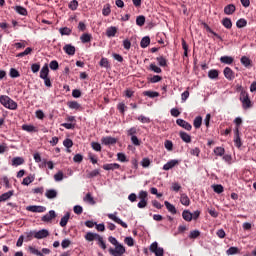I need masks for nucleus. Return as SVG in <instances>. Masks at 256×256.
I'll return each mask as SVG.
<instances>
[{"mask_svg":"<svg viewBox=\"0 0 256 256\" xmlns=\"http://www.w3.org/2000/svg\"><path fill=\"white\" fill-rule=\"evenodd\" d=\"M108 241L109 243H111V245H114L115 248L110 247L108 249V253L111 256H123L126 253V249L125 246H123V244L119 243V241H117V238L113 237V236H109L108 237Z\"/></svg>","mask_w":256,"mask_h":256,"instance_id":"obj_1","label":"nucleus"},{"mask_svg":"<svg viewBox=\"0 0 256 256\" xmlns=\"http://www.w3.org/2000/svg\"><path fill=\"white\" fill-rule=\"evenodd\" d=\"M84 239H86V241H89V242L98 241V245L100 248L103 249V251H105V249H107V244L105 243V240H103V236H101L97 233L88 232L84 236Z\"/></svg>","mask_w":256,"mask_h":256,"instance_id":"obj_2","label":"nucleus"},{"mask_svg":"<svg viewBox=\"0 0 256 256\" xmlns=\"http://www.w3.org/2000/svg\"><path fill=\"white\" fill-rule=\"evenodd\" d=\"M0 103L3 105V107L10 109L11 111H15L18 107L17 102H15V100L11 99L7 95L0 96Z\"/></svg>","mask_w":256,"mask_h":256,"instance_id":"obj_3","label":"nucleus"},{"mask_svg":"<svg viewBox=\"0 0 256 256\" xmlns=\"http://www.w3.org/2000/svg\"><path fill=\"white\" fill-rule=\"evenodd\" d=\"M151 253H154L155 256L165 255V250L162 247H159V243L153 242L149 247Z\"/></svg>","mask_w":256,"mask_h":256,"instance_id":"obj_4","label":"nucleus"},{"mask_svg":"<svg viewBox=\"0 0 256 256\" xmlns=\"http://www.w3.org/2000/svg\"><path fill=\"white\" fill-rule=\"evenodd\" d=\"M240 101L242 103L243 109H251V99H249V94L247 93H241Z\"/></svg>","mask_w":256,"mask_h":256,"instance_id":"obj_5","label":"nucleus"},{"mask_svg":"<svg viewBox=\"0 0 256 256\" xmlns=\"http://www.w3.org/2000/svg\"><path fill=\"white\" fill-rule=\"evenodd\" d=\"M107 217L114 221V223H117L118 225H121V227H123L124 229H127V223L123 222V220L117 217V212H115L114 214H108Z\"/></svg>","mask_w":256,"mask_h":256,"instance_id":"obj_6","label":"nucleus"},{"mask_svg":"<svg viewBox=\"0 0 256 256\" xmlns=\"http://www.w3.org/2000/svg\"><path fill=\"white\" fill-rule=\"evenodd\" d=\"M26 210L30 211L31 213H45V211H47V208L45 206L32 205L27 206Z\"/></svg>","mask_w":256,"mask_h":256,"instance_id":"obj_7","label":"nucleus"},{"mask_svg":"<svg viewBox=\"0 0 256 256\" xmlns=\"http://www.w3.org/2000/svg\"><path fill=\"white\" fill-rule=\"evenodd\" d=\"M234 144L235 147H237L238 149L241 148V146L243 145V143L241 142L239 128L234 129Z\"/></svg>","mask_w":256,"mask_h":256,"instance_id":"obj_8","label":"nucleus"},{"mask_svg":"<svg viewBox=\"0 0 256 256\" xmlns=\"http://www.w3.org/2000/svg\"><path fill=\"white\" fill-rule=\"evenodd\" d=\"M55 217H57V213H55L54 210H50L46 215L41 218V221H43L44 223H49V221H53Z\"/></svg>","mask_w":256,"mask_h":256,"instance_id":"obj_9","label":"nucleus"},{"mask_svg":"<svg viewBox=\"0 0 256 256\" xmlns=\"http://www.w3.org/2000/svg\"><path fill=\"white\" fill-rule=\"evenodd\" d=\"M176 124L179 125V127H182V129H185L186 131H191L193 129V126L191 124L183 119H177Z\"/></svg>","mask_w":256,"mask_h":256,"instance_id":"obj_10","label":"nucleus"},{"mask_svg":"<svg viewBox=\"0 0 256 256\" xmlns=\"http://www.w3.org/2000/svg\"><path fill=\"white\" fill-rule=\"evenodd\" d=\"M49 235V230L42 229L40 231H34V239H46Z\"/></svg>","mask_w":256,"mask_h":256,"instance_id":"obj_11","label":"nucleus"},{"mask_svg":"<svg viewBox=\"0 0 256 256\" xmlns=\"http://www.w3.org/2000/svg\"><path fill=\"white\" fill-rule=\"evenodd\" d=\"M224 77L228 79V81H233L235 79V72L230 67L224 68Z\"/></svg>","mask_w":256,"mask_h":256,"instance_id":"obj_12","label":"nucleus"},{"mask_svg":"<svg viewBox=\"0 0 256 256\" xmlns=\"http://www.w3.org/2000/svg\"><path fill=\"white\" fill-rule=\"evenodd\" d=\"M102 145H115L117 143V139L111 136L102 137L101 139Z\"/></svg>","mask_w":256,"mask_h":256,"instance_id":"obj_13","label":"nucleus"},{"mask_svg":"<svg viewBox=\"0 0 256 256\" xmlns=\"http://www.w3.org/2000/svg\"><path fill=\"white\" fill-rule=\"evenodd\" d=\"M102 169H104V171H115V169H121V165L117 163L104 164Z\"/></svg>","mask_w":256,"mask_h":256,"instance_id":"obj_14","label":"nucleus"},{"mask_svg":"<svg viewBox=\"0 0 256 256\" xmlns=\"http://www.w3.org/2000/svg\"><path fill=\"white\" fill-rule=\"evenodd\" d=\"M176 165H179V160H170L163 166L164 171H169V169H173Z\"/></svg>","mask_w":256,"mask_h":256,"instance_id":"obj_15","label":"nucleus"},{"mask_svg":"<svg viewBox=\"0 0 256 256\" xmlns=\"http://www.w3.org/2000/svg\"><path fill=\"white\" fill-rule=\"evenodd\" d=\"M57 190L55 189H47L46 192H45V197L47 199H57Z\"/></svg>","mask_w":256,"mask_h":256,"instance_id":"obj_16","label":"nucleus"},{"mask_svg":"<svg viewBox=\"0 0 256 256\" xmlns=\"http://www.w3.org/2000/svg\"><path fill=\"white\" fill-rule=\"evenodd\" d=\"M63 51H65V53L67 55H70V56H73L75 55V46L71 45V44H66L64 47H63Z\"/></svg>","mask_w":256,"mask_h":256,"instance_id":"obj_17","label":"nucleus"},{"mask_svg":"<svg viewBox=\"0 0 256 256\" xmlns=\"http://www.w3.org/2000/svg\"><path fill=\"white\" fill-rule=\"evenodd\" d=\"M49 78V66L45 64L40 71V79Z\"/></svg>","mask_w":256,"mask_h":256,"instance_id":"obj_18","label":"nucleus"},{"mask_svg":"<svg viewBox=\"0 0 256 256\" xmlns=\"http://www.w3.org/2000/svg\"><path fill=\"white\" fill-rule=\"evenodd\" d=\"M14 194H15V191L10 190V191L0 195V203H3L4 201L11 199V197H13Z\"/></svg>","mask_w":256,"mask_h":256,"instance_id":"obj_19","label":"nucleus"},{"mask_svg":"<svg viewBox=\"0 0 256 256\" xmlns=\"http://www.w3.org/2000/svg\"><path fill=\"white\" fill-rule=\"evenodd\" d=\"M179 137L184 143H191V135H189L187 132L180 131Z\"/></svg>","mask_w":256,"mask_h":256,"instance_id":"obj_20","label":"nucleus"},{"mask_svg":"<svg viewBox=\"0 0 256 256\" xmlns=\"http://www.w3.org/2000/svg\"><path fill=\"white\" fill-rule=\"evenodd\" d=\"M180 203L185 207H189V205H191V200L189 199V196H187V194H181Z\"/></svg>","mask_w":256,"mask_h":256,"instance_id":"obj_21","label":"nucleus"},{"mask_svg":"<svg viewBox=\"0 0 256 256\" xmlns=\"http://www.w3.org/2000/svg\"><path fill=\"white\" fill-rule=\"evenodd\" d=\"M149 45H151V38H149V36L143 37L140 42V47L142 49H147V47H149Z\"/></svg>","mask_w":256,"mask_h":256,"instance_id":"obj_22","label":"nucleus"},{"mask_svg":"<svg viewBox=\"0 0 256 256\" xmlns=\"http://www.w3.org/2000/svg\"><path fill=\"white\" fill-rule=\"evenodd\" d=\"M236 11L235 5L229 4L224 7V13L225 15H233Z\"/></svg>","mask_w":256,"mask_h":256,"instance_id":"obj_23","label":"nucleus"},{"mask_svg":"<svg viewBox=\"0 0 256 256\" xmlns=\"http://www.w3.org/2000/svg\"><path fill=\"white\" fill-rule=\"evenodd\" d=\"M182 217L184 221H188V223L193 221V213H191L189 210H184L182 212Z\"/></svg>","mask_w":256,"mask_h":256,"instance_id":"obj_24","label":"nucleus"},{"mask_svg":"<svg viewBox=\"0 0 256 256\" xmlns=\"http://www.w3.org/2000/svg\"><path fill=\"white\" fill-rule=\"evenodd\" d=\"M71 214L67 212L60 220V227H67V223H69V219Z\"/></svg>","mask_w":256,"mask_h":256,"instance_id":"obj_25","label":"nucleus"},{"mask_svg":"<svg viewBox=\"0 0 256 256\" xmlns=\"http://www.w3.org/2000/svg\"><path fill=\"white\" fill-rule=\"evenodd\" d=\"M164 205L166 209H168L169 213H172V215H177V208H175L173 204L169 203V201H165Z\"/></svg>","mask_w":256,"mask_h":256,"instance_id":"obj_26","label":"nucleus"},{"mask_svg":"<svg viewBox=\"0 0 256 256\" xmlns=\"http://www.w3.org/2000/svg\"><path fill=\"white\" fill-rule=\"evenodd\" d=\"M69 109H76V111H81V104L77 101H70L67 103Z\"/></svg>","mask_w":256,"mask_h":256,"instance_id":"obj_27","label":"nucleus"},{"mask_svg":"<svg viewBox=\"0 0 256 256\" xmlns=\"http://www.w3.org/2000/svg\"><path fill=\"white\" fill-rule=\"evenodd\" d=\"M233 61H234V59L231 56H222L220 58V62L224 63V65H231V64H233Z\"/></svg>","mask_w":256,"mask_h":256,"instance_id":"obj_28","label":"nucleus"},{"mask_svg":"<svg viewBox=\"0 0 256 256\" xmlns=\"http://www.w3.org/2000/svg\"><path fill=\"white\" fill-rule=\"evenodd\" d=\"M240 63H242V65L246 68L251 67V59H249V57L247 56H242L240 59Z\"/></svg>","mask_w":256,"mask_h":256,"instance_id":"obj_29","label":"nucleus"},{"mask_svg":"<svg viewBox=\"0 0 256 256\" xmlns=\"http://www.w3.org/2000/svg\"><path fill=\"white\" fill-rule=\"evenodd\" d=\"M201 125H203V118L198 116L194 119L193 126L195 129H201Z\"/></svg>","mask_w":256,"mask_h":256,"instance_id":"obj_30","label":"nucleus"},{"mask_svg":"<svg viewBox=\"0 0 256 256\" xmlns=\"http://www.w3.org/2000/svg\"><path fill=\"white\" fill-rule=\"evenodd\" d=\"M209 79H219V70L212 69L208 72Z\"/></svg>","mask_w":256,"mask_h":256,"instance_id":"obj_31","label":"nucleus"},{"mask_svg":"<svg viewBox=\"0 0 256 256\" xmlns=\"http://www.w3.org/2000/svg\"><path fill=\"white\" fill-rule=\"evenodd\" d=\"M83 201H85V203H89V205H95L96 203L91 193H87Z\"/></svg>","mask_w":256,"mask_h":256,"instance_id":"obj_32","label":"nucleus"},{"mask_svg":"<svg viewBox=\"0 0 256 256\" xmlns=\"http://www.w3.org/2000/svg\"><path fill=\"white\" fill-rule=\"evenodd\" d=\"M23 163H25V159L22 157H15L12 159V165L15 167H18V165H23Z\"/></svg>","mask_w":256,"mask_h":256,"instance_id":"obj_33","label":"nucleus"},{"mask_svg":"<svg viewBox=\"0 0 256 256\" xmlns=\"http://www.w3.org/2000/svg\"><path fill=\"white\" fill-rule=\"evenodd\" d=\"M107 37H115L117 35V28L116 27H109L106 30Z\"/></svg>","mask_w":256,"mask_h":256,"instance_id":"obj_34","label":"nucleus"},{"mask_svg":"<svg viewBox=\"0 0 256 256\" xmlns=\"http://www.w3.org/2000/svg\"><path fill=\"white\" fill-rule=\"evenodd\" d=\"M145 97H150V99H155V97H159V92L155 91H145L143 92Z\"/></svg>","mask_w":256,"mask_h":256,"instance_id":"obj_35","label":"nucleus"},{"mask_svg":"<svg viewBox=\"0 0 256 256\" xmlns=\"http://www.w3.org/2000/svg\"><path fill=\"white\" fill-rule=\"evenodd\" d=\"M102 15H104V17H109V15H111V5L109 4L104 5L102 9Z\"/></svg>","mask_w":256,"mask_h":256,"instance_id":"obj_36","label":"nucleus"},{"mask_svg":"<svg viewBox=\"0 0 256 256\" xmlns=\"http://www.w3.org/2000/svg\"><path fill=\"white\" fill-rule=\"evenodd\" d=\"M31 53H33V48L28 47L24 50V52H20L16 55V57H25L27 55H31Z\"/></svg>","mask_w":256,"mask_h":256,"instance_id":"obj_37","label":"nucleus"},{"mask_svg":"<svg viewBox=\"0 0 256 256\" xmlns=\"http://www.w3.org/2000/svg\"><path fill=\"white\" fill-rule=\"evenodd\" d=\"M149 70L153 71V73H163V70L161 69V67L156 66L155 63L150 64Z\"/></svg>","mask_w":256,"mask_h":256,"instance_id":"obj_38","label":"nucleus"},{"mask_svg":"<svg viewBox=\"0 0 256 256\" xmlns=\"http://www.w3.org/2000/svg\"><path fill=\"white\" fill-rule=\"evenodd\" d=\"M222 25L223 27H225L226 29H231V27H233V22H231V20L229 18H224L222 20Z\"/></svg>","mask_w":256,"mask_h":256,"instance_id":"obj_39","label":"nucleus"},{"mask_svg":"<svg viewBox=\"0 0 256 256\" xmlns=\"http://www.w3.org/2000/svg\"><path fill=\"white\" fill-rule=\"evenodd\" d=\"M182 49L184 50V57H189V45H187V42L185 39L182 38Z\"/></svg>","mask_w":256,"mask_h":256,"instance_id":"obj_40","label":"nucleus"},{"mask_svg":"<svg viewBox=\"0 0 256 256\" xmlns=\"http://www.w3.org/2000/svg\"><path fill=\"white\" fill-rule=\"evenodd\" d=\"M156 61H158V65H160V67H167V59H165V57L159 56L156 58Z\"/></svg>","mask_w":256,"mask_h":256,"instance_id":"obj_41","label":"nucleus"},{"mask_svg":"<svg viewBox=\"0 0 256 256\" xmlns=\"http://www.w3.org/2000/svg\"><path fill=\"white\" fill-rule=\"evenodd\" d=\"M33 181H35V176H28L25 177L22 181V185H31V183H33Z\"/></svg>","mask_w":256,"mask_h":256,"instance_id":"obj_42","label":"nucleus"},{"mask_svg":"<svg viewBox=\"0 0 256 256\" xmlns=\"http://www.w3.org/2000/svg\"><path fill=\"white\" fill-rule=\"evenodd\" d=\"M22 129H23V131H27L28 133H33V132L37 131L36 128H35V126H33V125H27V124H24V125L22 126Z\"/></svg>","mask_w":256,"mask_h":256,"instance_id":"obj_43","label":"nucleus"},{"mask_svg":"<svg viewBox=\"0 0 256 256\" xmlns=\"http://www.w3.org/2000/svg\"><path fill=\"white\" fill-rule=\"evenodd\" d=\"M28 250H29L30 253H32V255L45 256V255H43V253H41V251H39L38 249H36L33 246H29Z\"/></svg>","mask_w":256,"mask_h":256,"instance_id":"obj_44","label":"nucleus"},{"mask_svg":"<svg viewBox=\"0 0 256 256\" xmlns=\"http://www.w3.org/2000/svg\"><path fill=\"white\" fill-rule=\"evenodd\" d=\"M214 153L215 155H217L218 157H223V155H225V148L223 147H216L214 149Z\"/></svg>","mask_w":256,"mask_h":256,"instance_id":"obj_45","label":"nucleus"},{"mask_svg":"<svg viewBox=\"0 0 256 256\" xmlns=\"http://www.w3.org/2000/svg\"><path fill=\"white\" fill-rule=\"evenodd\" d=\"M236 26L238 29H243V27H247V20L241 18L236 22Z\"/></svg>","mask_w":256,"mask_h":256,"instance_id":"obj_46","label":"nucleus"},{"mask_svg":"<svg viewBox=\"0 0 256 256\" xmlns=\"http://www.w3.org/2000/svg\"><path fill=\"white\" fill-rule=\"evenodd\" d=\"M212 188H213L214 193L221 194L224 191L223 185H221V184L213 185Z\"/></svg>","mask_w":256,"mask_h":256,"instance_id":"obj_47","label":"nucleus"},{"mask_svg":"<svg viewBox=\"0 0 256 256\" xmlns=\"http://www.w3.org/2000/svg\"><path fill=\"white\" fill-rule=\"evenodd\" d=\"M69 9H71V11H77V7H79V2L77 0H72L69 5H68Z\"/></svg>","mask_w":256,"mask_h":256,"instance_id":"obj_48","label":"nucleus"},{"mask_svg":"<svg viewBox=\"0 0 256 256\" xmlns=\"http://www.w3.org/2000/svg\"><path fill=\"white\" fill-rule=\"evenodd\" d=\"M227 255H237V253H240L239 248L237 247H230L227 251H226Z\"/></svg>","mask_w":256,"mask_h":256,"instance_id":"obj_49","label":"nucleus"},{"mask_svg":"<svg viewBox=\"0 0 256 256\" xmlns=\"http://www.w3.org/2000/svg\"><path fill=\"white\" fill-rule=\"evenodd\" d=\"M136 25H138V27H143V25H145V16H138L136 18Z\"/></svg>","mask_w":256,"mask_h":256,"instance_id":"obj_50","label":"nucleus"},{"mask_svg":"<svg viewBox=\"0 0 256 256\" xmlns=\"http://www.w3.org/2000/svg\"><path fill=\"white\" fill-rule=\"evenodd\" d=\"M80 41H82V43H89L91 41V34H82Z\"/></svg>","mask_w":256,"mask_h":256,"instance_id":"obj_51","label":"nucleus"},{"mask_svg":"<svg viewBox=\"0 0 256 256\" xmlns=\"http://www.w3.org/2000/svg\"><path fill=\"white\" fill-rule=\"evenodd\" d=\"M99 65L100 67H104L105 69H109L110 67L109 60L107 58H101Z\"/></svg>","mask_w":256,"mask_h":256,"instance_id":"obj_52","label":"nucleus"},{"mask_svg":"<svg viewBox=\"0 0 256 256\" xmlns=\"http://www.w3.org/2000/svg\"><path fill=\"white\" fill-rule=\"evenodd\" d=\"M10 77L12 79H17V77H21V74L15 68L10 69Z\"/></svg>","mask_w":256,"mask_h":256,"instance_id":"obj_53","label":"nucleus"},{"mask_svg":"<svg viewBox=\"0 0 256 256\" xmlns=\"http://www.w3.org/2000/svg\"><path fill=\"white\" fill-rule=\"evenodd\" d=\"M148 193L147 191L141 190L138 194V198L140 199V201H147V197H148Z\"/></svg>","mask_w":256,"mask_h":256,"instance_id":"obj_54","label":"nucleus"},{"mask_svg":"<svg viewBox=\"0 0 256 256\" xmlns=\"http://www.w3.org/2000/svg\"><path fill=\"white\" fill-rule=\"evenodd\" d=\"M117 159L118 161H120L121 163H127V161H129L127 159V156L125 155V153H118L117 154Z\"/></svg>","mask_w":256,"mask_h":256,"instance_id":"obj_55","label":"nucleus"},{"mask_svg":"<svg viewBox=\"0 0 256 256\" xmlns=\"http://www.w3.org/2000/svg\"><path fill=\"white\" fill-rule=\"evenodd\" d=\"M160 81H163V77L159 75H154L153 77L149 78L150 83H159Z\"/></svg>","mask_w":256,"mask_h":256,"instance_id":"obj_56","label":"nucleus"},{"mask_svg":"<svg viewBox=\"0 0 256 256\" xmlns=\"http://www.w3.org/2000/svg\"><path fill=\"white\" fill-rule=\"evenodd\" d=\"M49 67L52 69V71H57V69H59V62H57V60H52Z\"/></svg>","mask_w":256,"mask_h":256,"instance_id":"obj_57","label":"nucleus"},{"mask_svg":"<svg viewBox=\"0 0 256 256\" xmlns=\"http://www.w3.org/2000/svg\"><path fill=\"white\" fill-rule=\"evenodd\" d=\"M15 11L19 13V15H27V9L22 6H16Z\"/></svg>","mask_w":256,"mask_h":256,"instance_id":"obj_58","label":"nucleus"},{"mask_svg":"<svg viewBox=\"0 0 256 256\" xmlns=\"http://www.w3.org/2000/svg\"><path fill=\"white\" fill-rule=\"evenodd\" d=\"M35 238V231H30L25 233V241H32Z\"/></svg>","mask_w":256,"mask_h":256,"instance_id":"obj_59","label":"nucleus"},{"mask_svg":"<svg viewBox=\"0 0 256 256\" xmlns=\"http://www.w3.org/2000/svg\"><path fill=\"white\" fill-rule=\"evenodd\" d=\"M201 235V232L199 230L191 231L189 234V239H197Z\"/></svg>","mask_w":256,"mask_h":256,"instance_id":"obj_60","label":"nucleus"},{"mask_svg":"<svg viewBox=\"0 0 256 256\" xmlns=\"http://www.w3.org/2000/svg\"><path fill=\"white\" fill-rule=\"evenodd\" d=\"M63 145L66 149H71V147H73V140L67 138L63 141Z\"/></svg>","mask_w":256,"mask_h":256,"instance_id":"obj_61","label":"nucleus"},{"mask_svg":"<svg viewBox=\"0 0 256 256\" xmlns=\"http://www.w3.org/2000/svg\"><path fill=\"white\" fill-rule=\"evenodd\" d=\"M137 120L140 121V123H151V119L143 115L138 116Z\"/></svg>","mask_w":256,"mask_h":256,"instance_id":"obj_62","label":"nucleus"},{"mask_svg":"<svg viewBox=\"0 0 256 256\" xmlns=\"http://www.w3.org/2000/svg\"><path fill=\"white\" fill-rule=\"evenodd\" d=\"M127 135H128V137H135V135H137V128L132 127L130 129H128L127 130Z\"/></svg>","mask_w":256,"mask_h":256,"instance_id":"obj_63","label":"nucleus"},{"mask_svg":"<svg viewBox=\"0 0 256 256\" xmlns=\"http://www.w3.org/2000/svg\"><path fill=\"white\" fill-rule=\"evenodd\" d=\"M59 33L61 35H71V29L68 27L60 28Z\"/></svg>","mask_w":256,"mask_h":256,"instance_id":"obj_64","label":"nucleus"}]
</instances>
